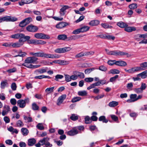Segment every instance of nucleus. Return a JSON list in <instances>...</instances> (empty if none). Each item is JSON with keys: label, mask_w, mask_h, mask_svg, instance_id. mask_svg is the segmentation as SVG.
I'll list each match as a JSON object with an SVG mask.
<instances>
[{"label": "nucleus", "mask_w": 147, "mask_h": 147, "mask_svg": "<svg viewBox=\"0 0 147 147\" xmlns=\"http://www.w3.org/2000/svg\"><path fill=\"white\" fill-rule=\"evenodd\" d=\"M30 38V37L29 36H25L24 34L21 33L20 39H19V42H23L27 41H28Z\"/></svg>", "instance_id": "obj_10"}, {"label": "nucleus", "mask_w": 147, "mask_h": 147, "mask_svg": "<svg viewBox=\"0 0 147 147\" xmlns=\"http://www.w3.org/2000/svg\"><path fill=\"white\" fill-rule=\"evenodd\" d=\"M105 51L107 54L109 55H113L116 56L127 55V57H129L130 56L128 53L124 52L119 50L109 51V50L105 49Z\"/></svg>", "instance_id": "obj_1"}, {"label": "nucleus", "mask_w": 147, "mask_h": 147, "mask_svg": "<svg viewBox=\"0 0 147 147\" xmlns=\"http://www.w3.org/2000/svg\"><path fill=\"white\" fill-rule=\"evenodd\" d=\"M94 79L92 78H87L84 79V81L87 82H90L93 81Z\"/></svg>", "instance_id": "obj_59"}, {"label": "nucleus", "mask_w": 147, "mask_h": 147, "mask_svg": "<svg viewBox=\"0 0 147 147\" xmlns=\"http://www.w3.org/2000/svg\"><path fill=\"white\" fill-rule=\"evenodd\" d=\"M139 110L141 111H145L147 110V105H144L141 107L139 109Z\"/></svg>", "instance_id": "obj_64"}, {"label": "nucleus", "mask_w": 147, "mask_h": 147, "mask_svg": "<svg viewBox=\"0 0 147 147\" xmlns=\"http://www.w3.org/2000/svg\"><path fill=\"white\" fill-rule=\"evenodd\" d=\"M81 99V98L80 97H75L73 98L71 101L73 102H75L80 100Z\"/></svg>", "instance_id": "obj_56"}, {"label": "nucleus", "mask_w": 147, "mask_h": 147, "mask_svg": "<svg viewBox=\"0 0 147 147\" xmlns=\"http://www.w3.org/2000/svg\"><path fill=\"white\" fill-rule=\"evenodd\" d=\"M55 80L56 81H58L59 79H61L63 78V76L57 74L55 76Z\"/></svg>", "instance_id": "obj_54"}, {"label": "nucleus", "mask_w": 147, "mask_h": 147, "mask_svg": "<svg viewBox=\"0 0 147 147\" xmlns=\"http://www.w3.org/2000/svg\"><path fill=\"white\" fill-rule=\"evenodd\" d=\"M17 70V69L16 67H13V68L7 70L6 71L9 73H10L14 72L16 71Z\"/></svg>", "instance_id": "obj_51"}, {"label": "nucleus", "mask_w": 147, "mask_h": 147, "mask_svg": "<svg viewBox=\"0 0 147 147\" xmlns=\"http://www.w3.org/2000/svg\"><path fill=\"white\" fill-rule=\"evenodd\" d=\"M137 95L136 94H131L130 96V98L131 99H132L134 102L136 101V100H135L136 99Z\"/></svg>", "instance_id": "obj_53"}, {"label": "nucleus", "mask_w": 147, "mask_h": 147, "mask_svg": "<svg viewBox=\"0 0 147 147\" xmlns=\"http://www.w3.org/2000/svg\"><path fill=\"white\" fill-rule=\"evenodd\" d=\"M22 134L24 136L27 135L29 132L28 130L25 128H22L21 129Z\"/></svg>", "instance_id": "obj_32"}, {"label": "nucleus", "mask_w": 147, "mask_h": 147, "mask_svg": "<svg viewBox=\"0 0 147 147\" xmlns=\"http://www.w3.org/2000/svg\"><path fill=\"white\" fill-rule=\"evenodd\" d=\"M21 33H18L11 35V38H13L20 39Z\"/></svg>", "instance_id": "obj_40"}, {"label": "nucleus", "mask_w": 147, "mask_h": 147, "mask_svg": "<svg viewBox=\"0 0 147 147\" xmlns=\"http://www.w3.org/2000/svg\"><path fill=\"white\" fill-rule=\"evenodd\" d=\"M133 86L132 83L130 82L127 84V89L130 90H132V88Z\"/></svg>", "instance_id": "obj_62"}, {"label": "nucleus", "mask_w": 147, "mask_h": 147, "mask_svg": "<svg viewBox=\"0 0 147 147\" xmlns=\"http://www.w3.org/2000/svg\"><path fill=\"white\" fill-rule=\"evenodd\" d=\"M39 107L36 103L35 102L32 104V109L34 111H37L39 110Z\"/></svg>", "instance_id": "obj_35"}, {"label": "nucleus", "mask_w": 147, "mask_h": 147, "mask_svg": "<svg viewBox=\"0 0 147 147\" xmlns=\"http://www.w3.org/2000/svg\"><path fill=\"white\" fill-rule=\"evenodd\" d=\"M84 56V52H81L77 54L75 56V57L76 58H78L82 57Z\"/></svg>", "instance_id": "obj_55"}, {"label": "nucleus", "mask_w": 147, "mask_h": 147, "mask_svg": "<svg viewBox=\"0 0 147 147\" xmlns=\"http://www.w3.org/2000/svg\"><path fill=\"white\" fill-rule=\"evenodd\" d=\"M66 133L68 135L70 136H74L77 135L79 133H81V131H79L78 130L76 129V127H74L72 128L71 129L66 132Z\"/></svg>", "instance_id": "obj_5"}, {"label": "nucleus", "mask_w": 147, "mask_h": 147, "mask_svg": "<svg viewBox=\"0 0 147 147\" xmlns=\"http://www.w3.org/2000/svg\"><path fill=\"white\" fill-rule=\"evenodd\" d=\"M140 66L137 67L138 70L139 71L145 70L147 68V62H144L140 63Z\"/></svg>", "instance_id": "obj_15"}, {"label": "nucleus", "mask_w": 147, "mask_h": 147, "mask_svg": "<svg viewBox=\"0 0 147 147\" xmlns=\"http://www.w3.org/2000/svg\"><path fill=\"white\" fill-rule=\"evenodd\" d=\"M99 121H102L103 123H107L108 122V120L106 119V117L104 116H102L99 117L98 118Z\"/></svg>", "instance_id": "obj_31"}, {"label": "nucleus", "mask_w": 147, "mask_h": 147, "mask_svg": "<svg viewBox=\"0 0 147 147\" xmlns=\"http://www.w3.org/2000/svg\"><path fill=\"white\" fill-rule=\"evenodd\" d=\"M137 67H132L128 69L126 68H124V70L128 74H132L136 72L139 71Z\"/></svg>", "instance_id": "obj_12"}, {"label": "nucleus", "mask_w": 147, "mask_h": 147, "mask_svg": "<svg viewBox=\"0 0 147 147\" xmlns=\"http://www.w3.org/2000/svg\"><path fill=\"white\" fill-rule=\"evenodd\" d=\"M101 26L103 28L105 29L107 28H111L113 27L111 26H110L107 23H101Z\"/></svg>", "instance_id": "obj_33"}, {"label": "nucleus", "mask_w": 147, "mask_h": 147, "mask_svg": "<svg viewBox=\"0 0 147 147\" xmlns=\"http://www.w3.org/2000/svg\"><path fill=\"white\" fill-rule=\"evenodd\" d=\"M98 69L102 71H105L107 70V68L104 65H101L99 66Z\"/></svg>", "instance_id": "obj_47"}, {"label": "nucleus", "mask_w": 147, "mask_h": 147, "mask_svg": "<svg viewBox=\"0 0 147 147\" xmlns=\"http://www.w3.org/2000/svg\"><path fill=\"white\" fill-rule=\"evenodd\" d=\"M32 18L31 17L26 18L21 21L19 23V26L21 27H24L32 22Z\"/></svg>", "instance_id": "obj_3"}, {"label": "nucleus", "mask_w": 147, "mask_h": 147, "mask_svg": "<svg viewBox=\"0 0 147 147\" xmlns=\"http://www.w3.org/2000/svg\"><path fill=\"white\" fill-rule=\"evenodd\" d=\"M22 42H17L14 43H11V46L13 48L19 47L23 45V43Z\"/></svg>", "instance_id": "obj_26"}, {"label": "nucleus", "mask_w": 147, "mask_h": 147, "mask_svg": "<svg viewBox=\"0 0 147 147\" xmlns=\"http://www.w3.org/2000/svg\"><path fill=\"white\" fill-rule=\"evenodd\" d=\"M54 88V87L46 88L45 90V92L46 93L47 95L49 94L50 93L53 92Z\"/></svg>", "instance_id": "obj_30"}, {"label": "nucleus", "mask_w": 147, "mask_h": 147, "mask_svg": "<svg viewBox=\"0 0 147 147\" xmlns=\"http://www.w3.org/2000/svg\"><path fill=\"white\" fill-rule=\"evenodd\" d=\"M48 69V68L47 67H45L44 68L39 69H36L34 71V73L36 74H42L46 72Z\"/></svg>", "instance_id": "obj_17"}, {"label": "nucleus", "mask_w": 147, "mask_h": 147, "mask_svg": "<svg viewBox=\"0 0 147 147\" xmlns=\"http://www.w3.org/2000/svg\"><path fill=\"white\" fill-rule=\"evenodd\" d=\"M75 74L77 75L78 78L79 77L81 78H84L85 77L84 74L79 71H75Z\"/></svg>", "instance_id": "obj_27"}, {"label": "nucleus", "mask_w": 147, "mask_h": 147, "mask_svg": "<svg viewBox=\"0 0 147 147\" xmlns=\"http://www.w3.org/2000/svg\"><path fill=\"white\" fill-rule=\"evenodd\" d=\"M137 76H141L143 79L146 78L147 76V70H146L138 74L137 75Z\"/></svg>", "instance_id": "obj_24"}, {"label": "nucleus", "mask_w": 147, "mask_h": 147, "mask_svg": "<svg viewBox=\"0 0 147 147\" xmlns=\"http://www.w3.org/2000/svg\"><path fill=\"white\" fill-rule=\"evenodd\" d=\"M138 6L137 4L136 3H133L130 5L129 6V8L131 9H134L137 8Z\"/></svg>", "instance_id": "obj_43"}, {"label": "nucleus", "mask_w": 147, "mask_h": 147, "mask_svg": "<svg viewBox=\"0 0 147 147\" xmlns=\"http://www.w3.org/2000/svg\"><path fill=\"white\" fill-rule=\"evenodd\" d=\"M17 126L18 127H22L24 125L22 122L20 120L18 121L16 123Z\"/></svg>", "instance_id": "obj_48"}, {"label": "nucleus", "mask_w": 147, "mask_h": 147, "mask_svg": "<svg viewBox=\"0 0 147 147\" xmlns=\"http://www.w3.org/2000/svg\"><path fill=\"white\" fill-rule=\"evenodd\" d=\"M34 36L37 39H49L50 38V37L49 35L41 33H36L34 34Z\"/></svg>", "instance_id": "obj_6"}, {"label": "nucleus", "mask_w": 147, "mask_h": 147, "mask_svg": "<svg viewBox=\"0 0 147 147\" xmlns=\"http://www.w3.org/2000/svg\"><path fill=\"white\" fill-rule=\"evenodd\" d=\"M67 25L68 23L66 22H61L57 24L56 27L57 28L61 29L65 27Z\"/></svg>", "instance_id": "obj_19"}, {"label": "nucleus", "mask_w": 147, "mask_h": 147, "mask_svg": "<svg viewBox=\"0 0 147 147\" xmlns=\"http://www.w3.org/2000/svg\"><path fill=\"white\" fill-rule=\"evenodd\" d=\"M26 55V53L25 52H22L21 51L20 52H19L18 54L17 55H16L14 57H17L18 56H20L21 57H24Z\"/></svg>", "instance_id": "obj_50"}, {"label": "nucleus", "mask_w": 147, "mask_h": 147, "mask_svg": "<svg viewBox=\"0 0 147 147\" xmlns=\"http://www.w3.org/2000/svg\"><path fill=\"white\" fill-rule=\"evenodd\" d=\"M99 21L98 20H93L91 21L89 23V24L91 26H96L99 24Z\"/></svg>", "instance_id": "obj_25"}, {"label": "nucleus", "mask_w": 147, "mask_h": 147, "mask_svg": "<svg viewBox=\"0 0 147 147\" xmlns=\"http://www.w3.org/2000/svg\"><path fill=\"white\" fill-rule=\"evenodd\" d=\"M67 38V35L65 34H61L59 35L57 37V38L59 40H65Z\"/></svg>", "instance_id": "obj_23"}, {"label": "nucleus", "mask_w": 147, "mask_h": 147, "mask_svg": "<svg viewBox=\"0 0 147 147\" xmlns=\"http://www.w3.org/2000/svg\"><path fill=\"white\" fill-rule=\"evenodd\" d=\"M46 43V41L40 40H36V45H44Z\"/></svg>", "instance_id": "obj_49"}, {"label": "nucleus", "mask_w": 147, "mask_h": 147, "mask_svg": "<svg viewBox=\"0 0 147 147\" xmlns=\"http://www.w3.org/2000/svg\"><path fill=\"white\" fill-rule=\"evenodd\" d=\"M10 111V109L9 106L5 105L3 107V110L1 113L2 115L4 116L7 114Z\"/></svg>", "instance_id": "obj_11"}, {"label": "nucleus", "mask_w": 147, "mask_h": 147, "mask_svg": "<svg viewBox=\"0 0 147 147\" xmlns=\"http://www.w3.org/2000/svg\"><path fill=\"white\" fill-rule=\"evenodd\" d=\"M64 77L65 81L67 82H68L71 81V76H70L69 75L64 74Z\"/></svg>", "instance_id": "obj_44"}, {"label": "nucleus", "mask_w": 147, "mask_h": 147, "mask_svg": "<svg viewBox=\"0 0 147 147\" xmlns=\"http://www.w3.org/2000/svg\"><path fill=\"white\" fill-rule=\"evenodd\" d=\"M78 94L80 96H85L87 94V92L85 90L79 91L78 92Z\"/></svg>", "instance_id": "obj_41"}, {"label": "nucleus", "mask_w": 147, "mask_h": 147, "mask_svg": "<svg viewBox=\"0 0 147 147\" xmlns=\"http://www.w3.org/2000/svg\"><path fill=\"white\" fill-rule=\"evenodd\" d=\"M95 69L94 67L88 68L85 70L84 72L86 74H89Z\"/></svg>", "instance_id": "obj_38"}, {"label": "nucleus", "mask_w": 147, "mask_h": 147, "mask_svg": "<svg viewBox=\"0 0 147 147\" xmlns=\"http://www.w3.org/2000/svg\"><path fill=\"white\" fill-rule=\"evenodd\" d=\"M80 28L81 32H82L88 31L90 27L87 26H85L81 27Z\"/></svg>", "instance_id": "obj_37"}, {"label": "nucleus", "mask_w": 147, "mask_h": 147, "mask_svg": "<svg viewBox=\"0 0 147 147\" xmlns=\"http://www.w3.org/2000/svg\"><path fill=\"white\" fill-rule=\"evenodd\" d=\"M18 20L17 18L11 16H6L0 17V23L5 21L14 22L17 21Z\"/></svg>", "instance_id": "obj_2"}, {"label": "nucleus", "mask_w": 147, "mask_h": 147, "mask_svg": "<svg viewBox=\"0 0 147 147\" xmlns=\"http://www.w3.org/2000/svg\"><path fill=\"white\" fill-rule=\"evenodd\" d=\"M116 61L115 60H109L107 62L108 64L110 65H113L114 64L116 65Z\"/></svg>", "instance_id": "obj_45"}, {"label": "nucleus", "mask_w": 147, "mask_h": 147, "mask_svg": "<svg viewBox=\"0 0 147 147\" xmlns=\"http://www.w3.org/2000/svg\"><path fill=\"white\" fill-rule=\"evenodd\" d=\"M140 38H142V34H138L135 35L134 36V39L137 41H140Z\"/></svg>", "instance_id": "obj_42"}, {"label": "nucleus", "mask_w": 147, "mask_h": 147, "mask_svg": "<svg viewBox=\"0 0 147 147\" xmlns=\"http://www.w3.org/2000/svg\"><path fill=\"white\" fill-rule=\"evenodd\" d=\"M38 58L34 57H27L25 60V62L26 63H35Z\"/></svg>", "instance_id": "obj_9"}, {"label": "nucleus", "mask_w": 147, "mask_h": 147, "mask_svg": "<svg viewBox=\"0 0 147 147\" xmlns=\"http://www.w3.org/2000/svg\"><path fill=\"white\" fill-rule=\"evenodd\" d=\"M73 74L74 75L71 76V80H75L78 79L77 75L75 74V71L74 72Z\"/></svg>", "instance_id": "obj_58"}, {"label": "nucleus", "mask_w": 147, "mask_h": 147, "mask_svg": "<svg viewBox=\"0 0 147 147\" xmlns=\"http://www.w3.org/2000/svg\"><path fill=\"white\" fill-rule=\"evenodd\" d=\"M52 54L49 53H44V57L46 58H51L52 57Z\"/></svg>", "instance_id": "obj_63"}, {"label": "nucleus", "mask_w": 147, "mask_h": 147, "mask_svg": "<svg viewBox=\"0 0 147 147\" xmlns=\"http://www.w3.org/2000/svg\"><path fill=\"white\" fill-rule=\"evenodd\" d=\"M50 138L48 137H45L42 139L40 140V142H41V145L42 146L45 145L46 147H51L52 146V144L50 143L49 141Z\"/></svg>", "instance_id": "obj_4"}, {"label": "nucleus", "mask_w": 147, "mask_h": 147, "mask_svg": "<svg viewBox=\"0 0 147 147\" xmlns=\"http://www.w3.org/2000/svg\"><path fill=\"white\" fill-rule=\"evenodd\" d=\"M120 73L119 70L117 69H112L109 71V74H119Z\"/></svg>", "instance_id": "obj_34"}, {"label": "nucleus", "mask_w": 147, "mask_h": 147, "mask_svg": "<svg viewBox=\"0 0 147 147\" xmlns=\"http://www.w3.org/2000/svg\"><path fill=\"white\" fill-rule=\"evenodd\" d=\"M17 105L20 108H23L26 106V104L24 100L20 99L18 100L17 102Z\"/></svg>", "instance_id": "obj_18"}, {"label": "nucleus", "mask_w": 147, "mask_h": 147, "mask_svg": "<svg viewBox=\"0 0 147 147\" xmlns=\"http://www.w3.org/2000/svg\"><path fill=\"white\" fill-rule=\"evenodd\" d=\"M36 40L34 39L29 40L28 41V42L29 44L36 45Z\"/></svg>", "instance_id": "obj_61"}, {"label": "nucleus", "mask_w": 147, "mask_h": 147, "mask_svg": "<svg viewBox=\"0 0 147 147\" xmlns=\"http://www.w3.org/2000/svg\"><path fill=\"white\" fill-rule=\"evenodd\" d=\"M118 104V102L115 101H112L110 102L109 104V106L111 107H114L117 106Z\"/></svg>", "instance_id": "obj_29"}, {"label": "nucleus", "mask_w": 147, "mask_h": 147, "mask_svg": "<svg viewBox=\"0 0 147 147\" xmlns=\"http://www.w3.org/2000/svg\"><path fill=\"white\" fill-rule=\"evenodd\" d=\"M34 0H21L18 2V4L20 6H22L25 4H29L32 3Z\"/></svg>", "instance_id": "obj_16"}, {"label": "nucleus", "mask_w": 147, "mask_h": 147, "mask_svg": "<svg viewBox=\"0 0 147 147\" xmlns=\"http://www.w3.org/2000/svg\"><path fill=\"white\" fill-rule=\"evenodd\" d=\"M26 29L27 31L29 32H35L38 30V28L36 26L30 25L27 26L26 28Z\"/></svg>", "instance_id": "obj_8"}, {"label": "nucleus", "mask_w": 147, "mask_h": 147, "mask_svg": "<svg viewBox=\"0 0 147 147\" xmlns=\"http://www.w3.org/2000/svg\"><path fill=\"white\" fill-rule=\"evenodd\" d=\"M70 7L67 5H63L60 9L59 13L61 16H63L65 13V10L68 9L70 8Z\"/></svg>", "instance_id": "obj_13"}, {"label": "nucleus", "mask_w": 147, "mask_h": 147, "mask_svg": "<svg viewBox=\"0 0 147 147\" xmlns=\"http://www.w3.org/2000/svg\"><path fill=\"white\" fill-rule=\"evenodd\" d=\"M117 25L121 28H124L127 26V24L121 21L118 22L117 24Z\"/></svg>", "instance_id": "obj_28"}, {"label": "nucleus", "mask_w": 147, "mask_h": 147, "mask_svg": "<svg viewBox=\"0 0 147 147\" xmlns=\"http://www.w3.org/2000/svg\"><path fill=\"white\" fill-rule=\"evenodd\" d=\"M66 95L65 94L62 95L58 98L57 104L58 106L60 105L63 102V100L65 99Z\"/></svg>", "instance_id": "obj_14"}, {"label": "nucleus", "mask_w": 147, "mask_h": 147, "mask_svg": "<svg viewBox=\"0 0 147 147\" xmlns=\"http://www.w3.org/2000/svg\"><path fill=\"white\" fill-rule=\"evenodd\" d=\"M125 31L128 32H130L133 31H135L136 30V28L134 27L129 26L126 27L124 28Z\"/></svg>", "instance_id": "obj_21"}, {"label": "nucleus", "mask_w": 147, "mask_h": 147, "mask_svg": "<svg viewBox=\"0 0 147 147\" xmlns=\"http://www.w3.org/2000/svg\"><path fill=\"white\" fill-rule=\"evenodd\" d=\"M36 142V140L34 138H31L28 140V145L29 146H32L34 145Z\"/></svg>", "instance_id": "obj_22"}, {"label": "nucleus", "mask_w": 147, "mask_h": 147, "mask_svg": "<svg viewBox=\"0 0 147 147\" xmlns=\"http://www.w3.org/2000/svg\"><path fill=\"white\" fill-rule=\"evenodd\" d=\"M7 80H5L4 81L2 82L1 84V88L4 89L5 87L7 84Z\"/></svg>", "instance_id": "obj_36"}, {"label": "nucleus", "mask_w": 147, "mask_h": 147, "mask_svg": "<svg viewBox=\"0 0 147 147\" xmlns=\"http://www.w3.org/2000/svg\"><path fill=\"white\" fill-rule=\"evenodd\" d=\"M36 127L39 130H42L44 129V127L41 123H39L36 126Z\"/></svg>", "instance_id": "obj_60"}, {"label": "nucleus", "mask_w": 147, "mask_h": 147, "mask_svg": "<svg viewBox=\"0 0 147 147\" xmlns=\"http://www.w3.org/2000/svg\"><path fill=\"white\" fill-rule=\"evenodd\" d=\"M70 119L72 120L75 121L78 119V117L77 115L75 114H72Z\"/></svg>", "instance_id": "obj_39"}, {"label": "nucleus", "mask_w": 147, "mask_h": 147, "mask_svg": "<svg viewBox=\"0 0 147 147\" xmlns=\"http://www.w3.org/2000/svg\"><path fill=\"white\" fill-rule=\"evenodd\" d=\"M116 65L121 67H125L127 65V63L122 60L116 61Z\"/></svg>", "instance_id": "obj_20"}, {"label": "nucleus", "mask_w": 147, "mask_h": 147, "mask_svg": "<svg viewBox=\"0 0 147 147\" xmlns=\"http://www.w3.org/2000/svg\"><path fill=\"white\" fill-rule=\"evenodd\" d=\"M91 119L88 116H86L85 118V122L86 123L88 124L91 122Z\"/></svg>", "instance_id": "obj_46"}, {"label": "nucleus", "mask_w": 147, "mask_h": 147, "mask_svg": "<svg viewBox=\"0 0 147 147\" xmlns=\"http://www.w3.org/2000/svg\"><path fill=\"white\" fill-rule=\"evenodd\" d=\"M70 62L69 61L61 60V65H65L69 64Z\"/></svg>", "instance_id": "obj_52"}, {"label": "nucleus", "mask_w": 147, "mask_h": 147, "mask_svg": "<svg viewBox=\"0 0 147 147\" xmlns=\"http://www.w3.org/2000/svg\"><path fill=\"white\" fill-rule=\"evenodd\" d=\"M71 48L70 47H65L63 48H58L55 50V52L61 53L69 51L71 50Z\"/></svg>", "instance_id": "obj_7"}, {"label": "nucleus", "mask_w": 147, "mask_h": 147, "mask_svg": "<svg viewBox=\"0 0 147 147\" xmlns=\"http://www.w3.org/2000/svg\"><path fill=\"white\" fill-rule=\"evenodd\" d=\"M115 37L114 36L106 34V39L108 40L112 39L113 40L115 39Z\"/></svg>", "instance_id": "obj_57"}]
</instances>
